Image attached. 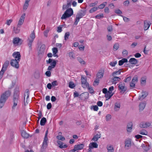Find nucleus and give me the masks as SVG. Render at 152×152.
I'll use <instances>...</instances> for the list:
<instances>
[{"mask_svg":"<svg viewBox=\"0 0 152 152\" xmlns=\"http://www.w3.org/2000/svg\"><path fill=\"white\" fill-rule=\"evenodd\" d=\"M11 94L10 91L7 90L1 95L0 98V108H2L4 105L5 102L10 96Z\"/></svg>","mask_w":152,"mask_h":152,"instance_id":"obj_1","label":"nucleus"},{"mask_svg":"<svg viewBox=\"0 0 152 152\" xmlns=\"http://www.w3.org/2000/svg\"><path fill=\"white\" fill-rule=\"evenodd\" d=\"M35 37V36L34 31H32L30 35V37L28 38L27 40V45L28 47L29 52L32 50V44L34 39Z\"/></svg>","mask_w":152,"mask_h":152,"instance_id":"obj_2","label":"nucleus"},{"mask_svg":"<svg viewBox=\"0 0 152 152\" xmlns=\"http://www.w3.org/2000/svg\"><path fill=\"white\" fill-rule=\"evenodd\" d=\"M86 14V10L85 9L81 10L76 15V19L74 24L77 25L80 19L82 18Z\"/></svg>","mask_w":152,"mask_h":152,"instance_id":"obj_3","label":"nucleus"},{"mask_svg":"<svg viewBox=\"0 0 152 152\" xmlns=\"http://www.w3.org/2000/svg\"><path fill=\"white\" fill-rule=\"evenodd\" d=\"M73 14V11L72 9L71 8H69L65 11L61 17V19L62 20L71 17Z\"/></svg>","mask_w":152,"mask_h":152,"instance_id":"obj_4","label":"nucleus"},{"mask_svg":"<svg viewBox=\"0 0 152 152\" xmlns=\"http://www.w3.org/2000/svg\"><path fill=\"white\" fill-rule=\"evenodd\" d=\"M19 94L18 92H16L15 91L14 93V97H13V105L12 107V108L13 109H15V107L17 105L18 99V98Z\"/></svg>","mask_w":152,"mask_h":152,"instance_id":"obj_5","label":"nucleus"},{"mask_svg":"<svg viewBox=\"0 0 152 152\" xmlns=\"http://www.w3.org/2000/svg\"><path fill=\"white\" fill-rule=\"evenodd\" d=\"M81 84L82 86L84 88H86L89 85V83L87 82V78L83 76H81Z\"/></svg>","mask_w":152,"mask_h":152,"instance_id":"obj_6","label":"nucleus"},{"mask_svg":"<svg viewBox=\"0 0 152 152\" xmlns=\"http://www.w3.org/2000/svg\"><path fill=\"white\" fill-rule=\"evenodd\" d=\"M19 61H17L16 59H12L10 62V64L13 67L18 69L19 67Z\"/></svg>","mask_w":152,"mask_h":152,"instance_id":"obj_7","label":"nucleus"},{"mask_svg":"<svg viewBox=\"0 0 152 152\" xmlns=\"http://www.w3.org/2000/svg\"><path fill=\"white\" fill-rule=\"evenodd\" d=\"M25 16L26 14L25 13H23L21 15L19 20L18 24H17V27H20L21 25L23 24L24 22Z\"/></svg>","mask_w":152,"mask_h":152,"instance_id":"obj_8","label":"nucleus"},{"mask_svg":"<svg viewBox=\"0 0 152 152\" xmlns=\"http://www.w3.org/2000/svg\"><path fill=\"white\" fill-rule=\"evenodd\" d=\"M125 148L126 150L129 149L131 146V141L130 139L129 138L126 139L124 142Z\"/></svg>","mask_w":152,"mask_h":152,"instance_id":"obj_9","label":"nucleus"},{"mask_svg":"<svg viewBox=\"0 0 152 152\" xmlns=\"http://www.w3.org/2000/svg\"><path fill=\"white\" fill-rule=\"evenodd\" d=\"M12 56L15 58L14 59H16L17 61H20L21 55L19 52H15L13 53Z\"/></svg>","mask_w":152,"mask_h":152,"instance_id":"obj_10","label":"nucleus"},{"mask_svg":"<svg viewBox=\"0 0 152 152\" xmlns=\"http://www.w3.org/2000/svg\"><path fill=\"white\" fill-rule=\"evenodd\" d=\"M89 94L87 92H85L81 94L80 95V98L82 100H85L87 99L89 97Z\"/></svg>","mask_w":152,"mask_h":152,"instance_id":"obj_11","label":"nucleus"},{"mask_svg":"<svg viewBox=\"0 0 152 152\" xmlns=\"http://www.w3.org/2000/svg\"><path fill=\"white\" fill-rule=\"evenodd\" d=\"M13 42V44L16 45H20L22 43L21 39L18 37L14 38Z\"/></svg>","mask_w":152,"mask_h":152,"instance_id":"obj_12","label":"nucleus"},{"mask_svg":"<svg viewBox=\"0 0 152 152\" xmlns=\"http://www.w3.org/2000/svg\"><path fill=\"white\" fill-rule=\"evenodd\" d=\"M27 91L25 93L24 96V103L25 105H26L28 104L27 101L28 99L29 96V92L27 90Z\"/></svg>","mask_w":152,"mask_h":152,"instance_id":"obj_13","label":"nucleus"},{"mask_svg":"<svg viewBox=\"0 0 152 152\" xmlns=\"http://www.w3.org/2000/svg\"><path fill=\"white\" fill-rule=\"evenodd\" d=\"M46 61L47 64H50V66H51L54 67H55L56 62L54 60L50 58L48 60H47Z\"/></svg>","mask_w":152,"mask_h":152,"instance_id":"obj_14","label":"nucleus"},{"mask_svg":"<svg viewBox=\"0 0 152 152\" xmlns=\"http://www.w3.org/2000/svg\"><path fill=\"white\" fill-rule=\"evenodd\" d=\"M146 104L145 102H142L140 103L139 105L140 112L142 111L145 108Z\"/></svg>","mask_w":152,"mask_h":152,"instance_id":"obj_15","label":"nucleus"},{"mask_svg":"<svg viewBox=\"0 0 152 152\" xmlns=\"http://www.w3.org/2000/svg\"><path fill=\"white\" fill-rule=\"evenodd\" d=\"M151 124L149 122H142L140 123V126L141 128H146L150 126Z\"/></svg>","mask_w":152,"mask_h":152,"instance_id":"obj_16","label":"nucleus"},{"mask_svg":"<svg viewBox=\"0 0 152 152\" xmlns=\"http://www.w3.org/2000/svg\"><path fill=\"white\" fill-rule=\"evenodd\" d=\"M118 85L119 89L121 90V92L123 93H124L126 90L124 84L120 83Z\"/></svg>","mask_w":152,"mask_h":152,"instance_id":"obj_17","label":"nucleus"},{"mask_svg":"<svg viewBox=\"0 0 152 152\" xmlns=\"http://www.w3.org/2000/svg\"><path fill=\"white\" fill-rule=\"evenodd\" d=\"M84 147V144H83L75 145L74 147L75 150L76 151L77 150H80L83 149Z\"/></svg>","mask_w":152,"mask_h":152,"instance_id":"obj_18","label":"nucleus"},{"mask_svg":"<svg viewBox=\"0 0 152 152\" xmlns=\"http://www.w3.org/2000/svg\"><path fill=\"white\" fill-rule=\"evenodd\" d=\"M142 95L140 96H139V99L140 100H142L144 99L148 95V93L146 91H142Z\"/></svg>","mask_w":152,"mask_h":152,"instance_id":"obj_19","label":"nucleus"},{"mask_svg":"<svg viewBox=\"0 0 152 152\" xmlns=\"http://www.w3.org/2000/svg\"><path fill=\"white\" fill-rule=\"evenodd\" d=\"M9 64V62L8 61H6L3 65L1 70L5 72Z\"/></svg>","mask_w":152,"mask_h":152,"instance_id":"obj_20","label":"nucleus"},{"mask_svg":"<svg viewBox=\"0 0 152 152\" xmlns=\"http://www.w3.org/2000/svg\"><path fill=\"white\" fill-rule=\"evenodd\" d=\"M133 124L132 122H129L127 126V131L129 132H131L132 129Z\"/></svg>","mask_w":152,"mask_h":152,"instance_id":"obj_21","label":"nucleus"},{"mask_svg":"<svg viewBox=\"0 0 152 152\" xmlns=\"http://www.w3.org/2000/svg\"><path fill=\"white\" fill-rule=\"evenodd\" d=\"M98 145L95 142H91L88 146L89 148H90L91 149L94 148H96L98 147Z\"/></svg>","mask_w":152,"mask_h":152,"instance_id":"obj_22","label":"nucleus"},{"mask_svg":"<svg viewBox=\"0 0 152 152\" xmlns=\"http://www.w3.org/2000/svg\"><path fill=\"white\" fill-rule=\"evenodd\" d=\"M101 137V134L99 133L94 135L92 138V140L94 141H97L98 139L100 138Z\"/></svg>","mask_w":152,"mask_h":152,"instance_id":"obj_23","label":"nucleus"},{"mask_svg":"<svg viewBox=\"0 0 152 152\" xmlns=\"http://www.w3.org/2000/svg\"><path fill=\"white\" fill-rule=\"evenodd\" d=\"M107 152H114V149L112 145H107L106 147Z\"/></svg>","mask_w":152,"mask_h":152,"instance_id":"obj_24","label":"nucleus"},{"mask_svg":"<svg viewBox=\"0 0 152 152\" xmlns=\"http://www.w3.org/2000/svg\"><path fill=\"white\" fill-rule=\"evenodd\" d=\"M129 62L132 64H137L138 61L134 58H131L129 59Z\"/></svg>","mask_w":152,"mask_h":152,"instance_id":"obj_25","label":"nucleus"},{"mask_svg":"<svg viewBox=\"0 0 152 152\" xmlns=\"http://www.w3.org/2000/svg\"><path fill=\"white\" fill-rule=\"evenodd\" d=\"M57 142L59 145V147L60 148H65L67 147V145H63V143L61 141H58Z\"/></svg>","mask_w":152,"mask_h":152,"instance_id":"obj_26","label":"nucleus"},{"mask_svg":"<svg viewBox=\"0 0 152 152\" xmlns=\"http://www.w3.org/2000/svg\"><path fill=\"white\" fill-rule=\"evenodd\" d=\"M21 134L23 137L24 138H27L29 137V134L27 133L24 130L22 131Z\"/></svg>","mask_w":152,"mask_h":152,"instance_id":"obj_27","label":"nucleus"},{"mask_svg":"<svg viewBox=\"0 0 152 152\" xmlns=\"http://www.w3.org/2000/svg\"><path fill=\"white\" fill-rule=\"evenodd\" d=\"M151 24L150 23H148L147 21H145L144 26V30H147Z\"/></svg>","mask_w":152,"mask_h":152,"instance_id":"obj_28","label":"nucleus"},{"mask_svg":"<svg viewBox=\"0 0 152 152\" xmlns=\"http://www.w3.org/2000/svg\"><path fill=\"white\" fill-rule=\"evenodd\" d=\"M30 0H26L25 3L23 6V9L26 10L27 8L28 5V3L30 1Z\"/></svg>","mask_w":152,"mask_h":152,"instance_id":"obj_29","label":"nucleus"},{"mask_svg":"<svg viewBox=\"0 0 152 152\" xmlns=\"http://www.w3.org/2000/svg\"><path fill=\"white\" fill-rule=\"evenodd\" d=\"M104 74V71H103L99 72L97 74V78H102L103 77Z\"/></svg>","mask_w":152,"mask_h":152,"instance_id":"obj_30","label":"nucleus"},{"mask_svg":"<svg viewBox=\"0 0 152 152\" xmlns=\"http://www.w3.org/2000/svg\"><path fill=\"white\" fill-rule=\"evenodd\" d=\"M105 97L107 99L106 100L110 99L113 95L114 93H109L107 91V93L105 94Z\"/></svg>","mask_w":152,"mask_h":152,"instance_id":"obj_31","label":"nucleus"},{"mask_svg":"<svg viewBox=\"0 0 152 152\" xmlns=\"http://www.w3.org/2000/svg\"><path fill=\"white\" fill-rule=\"evenodd\" d=\"M52 50L53 51V56L55 57H58V55L56 54L58 52L57 48H52Z\"/></svg>","mask_w":152,"mask_h":152,"instance_id":"obj_32","label":"nucleus"},{"mask_svg":"<svg viewBox=\"0 0 152 152\" xmlns=\"http://www.w3.org/2000/svg\"><path fill=\"white\" fill-rule=\"evenodd\" d=\"M113 77L111 79V80L113 82L116 81H119L121 79V78L119 77L116 76H113Z\"/></svg>","mask_w":152,"mask_h":152,"instance_id":"obj_33","label":"nucleus"},{"mask_svg":"<svg viewBox=\"0 0 152 152\" xmlns=\"http://www.w3.org/2000/svg\"><path fill=\"white\" fill-rule=\"evenodd\" d=\"M46 122V118L45 117H43L42 118L40 121V124L41 126H44Z\"/></svg>","mask_w":152,"mask_h":152,"instance_id":"obj_34","label":"nucleus"},{"mask_svg":"<svg viewBox=\"0 0 152 152\" xmlns=\"http://www.w3.org/2000/svg\"><path fill=\"white\" fill-rule=\"evenodd\" d=\"M121 69H120L118 71H115L113 72L112 73V75L113 76H116L120 75L121 73Z\"/></svg>","mask_w":152,"mask_h":152,"instance_id":"obj_35","label":"nucleus"},{"mask_svg":"<svg viewBox=\"0 0 152 152\" xmlns=\"http://www.w3.org/2000/svg\"><path fill=\"white\" fill-rule=\"evenodd\" d=\"M45 48V46L44 44H42L41 45L39 50L40 53H42L44 51Z\"/></svg>","mask_w":152,"mask_h":152,"instance_id":"obj_36","label":"nucleus"},{"mask_svg":"<svg viewBox=\"0 0 152 152\" xmlns=\"http://www.w3.org/2000/svg\"><path fill=\"white\" fill-rule=\"evenodd\" d=\"M69 56L71 59H74L75 58L74 53L72 52H71L69 53Z\"/></svg>","mask_w":152,"mask_h":152,"instance_id":"obj_37","label":"nucleus"},{"mask_svg":"<svg viewBox=\"0 0 152 152\" xmlns=\"http://www.w3.org/2000/svg\"><path fill=\"white\" fill-rule=\"evenodd\" d=\"M106 4H107V2H104L102 4L99 5L98 6V7H97L98 8H99V9H102L105 7Z\"/></svg>","mask_w":152,"mask_h":152,"instance_id":"obj_38","label":"nucleus"},{"mask_svg":"<svg viewBox=\"0 0 152 152\" xmlns=\"http://www.w3.org/2000/svg\"><path fill=\"white\" fill-rule=\"evenodd\" d=\"M120 107V105L119 104L116 103L115 104L114 106V110L115 111H117L119 110Z\"/></svg>","mask_w":152,"mask_h":152,"instance_id":"obj_39","label":"nucleus"},{"mask_svg":"<svg viewBox=\"0 0 152 152\" xmlns=\"http://www.w3.org/2000/svg\"><path fill=\"white\" fill-rule=\"evenodd\" d=\"M139 133L142 135H147L148 134V132L145 130H142L140 131Z\"/></svg>","mask_w":152,"mask_h":152,"instance_id":"obj_40","label":"nucleus"},{"mask_svg":"<svg viewBox=\"0 0 152 152\" xmlns=\"http://www.w3.org/2000/svg\"><path fill=\"white\" fill-rule=\"evenodd\" d=\"M57 138L60 140H61V141H64L65 140V138L64 137H63L62 136L59 135H58L57 136Z\"/></svg>","mask_w":152,"mask_h":152,"instance_id":"obj_41","label":"nucleus"},{"mask_svg":"<svg viewBox=\"0 0 152 152\" xmlns=\"http://www.w3.org/2000/svg\"><path fill=\"white\" fill-rule=\"evenodd\" d=\"M88 90L89 92L90 93L93 94L94 92V90L93 88L91 86L89 85L87 87Z\"/></svg>","mask_w":152,"mask_h":152,"instance_id":"obj_42","label":"nucleus"},{"mask_svg":"<svg viewBox=\"0 0 152 152\" xmlns=\"http://www.w3.org/2000/svg\"><path fill=\"white\" fill-rule=\"evenodd\" d=\"M71 6V5H69L68 3H67L66 4L63 5L62 7V10H64L70 7Z\"/></svg>","mask_w":152,"mask_h":152,"instance_id":"obj_43","label":"nucleus"},{"mask_svg":"<svg viewBox=\"0 0 152 152\" xmlns=\"http://www.w3.org/2000/svg\"><path fill=\"white\" fill-rule=\"evenodd\" d=\"M98 9V8L94 7H93L92 8L91 10H89V12L90 13L93 12L97 10Z\"/></svg>","mask_w":152,"mask_h":152,"instance_id":"obj_44","label":"nucleus"},{"mask_svg":"<svg viewBox=\"0 0 152 152\" xmlns=\"http://www.w3.org/2000/svg\"><path fill=\"white\" fill-rule=\"evenodd\" d=\"M99 79L98 78H96V79L94 80V83L93 85L94 86H95L96 85H98L99 83Z\"/></svg>","mask_w":152,"mask_h":152,"instance_id":"obj_45","label":"nucleus"},{"mask_svg":"<svg viewBox=\"0 0 152 152\" xmlns=\"http://www.w3.org/2000/svg\"><path fill=\"white\" fill-rule=\"evenodd\" d=\"M111 118V116L110 114H107L105 117V119L107 121H110Z\"/></svg>","mask_w":152,"mask_h":152,"instance_id":"obj_46","label":"nucleus"},{"mask_svg":"<svg viewBox=\"0 0 152 152\" xmlns=\"http://www.w3.org/2000/svg\"><path fill=\"white\" fill-rule=\"evenodd\" d=\"M77 60L81 64H85V61L81 58H78Z\"/></svg>","mask_w":152,"mask_h":152,"instance_id":"obj_47","label":"nucleus"},{"mask_svg":"<svg viewBox=\"0 0 152 152\" xmlns=\"http://www.w3.org/2000/svg\"><path fill=\"white\" fill-rule=\"evenodd\" d=\"M48 145V142H46L44 141L43 142L42 145V148L43 149H45L46 148Z\"/></svg>","mask_w":152,"mask_h":152,"instance_id":"obj_48","label":"nucleus"},{"mask_svg":"<svg viewBox=\"0 0 152 152\" xmlns=\"http://www.w3.org/2000/svg\"><path fill=\"white\" fill-rule=\"evenodd\" d=\"M69 35L70 33L69 32H66L64 36V38L65 40H66L68 39Z\"/></svg>","mask_w":152,"mask_h":152,"instance_id":"obj_49","label":"nucleus"},{"mask_svg":"<svg viewBox=\"0 0 152 152\" xmlns=\"http://www.w3.org/2000/svg\"><path fill=\"white\" fill-rule=\"evenodd\" d=\"M132 82H134V83H137V76H135L132 79Z\"/></svg>","mask_w":152,"mask_h":152,"instance_id":"obj_50","label":"nucleus"},{"mask_svg":"<svg viewBox=\"0 0 152 152\" xmlns=\"http://www.w3.org/2000/svg\"><path fill=\"white\" fill-rule=\"evenodd\" d=\"M115 12L118 15H120L122 13V12L119 9H117L115 10Z\"/></svg>","mask_w":152,"mask_h":152,"instance_id":"obj_51","label":"nucleus"},{"mask_svg":"<svg viewBox=\"0 0 152 152\" xmlns=\"http://www.w3.org/2000/svg\"><path fill=\"white\" fill-rule=\"evenodd\" d=\"M135 83H134V82H132V81L130 83V86L131 88H133L135 86Z\"/></svg>","mask_w":152,"mask_h":152,"instance_id":"obj_52","label":"nucleus"},{"mask_svg":"<svg viewBox=\"0 0 152 152\" xmlns=\"http://www.w3.org/2000/svg\"><path fill=\"white\" fill-rule=\"evenodd\" d=\"M119 44L118 43H116L113 46V48L115 50H116L119 48Z\"/></svg>","mask_w":152,"mask_h":152,"instance_id":"obj_53","label":"nucleus"},{"mask_svg":"<svg viewBox=\"0 0 152 152\" xmlns=\"http://www.w3.org/2000/svg\"><path fill=\"white\" fill-rule=\"evenodd\" d=\"M18 28V27L16 28H14V32L16 34L20 32V30Z\"/></svg>","mask_w":152,"mask_h":152,"instance_id":"obj_54","label":"nucleus"},{"mask_svg":"<svg viewBox=\"0 0 152 152\" xmlns=\"http://www.w3.org/2000/svg\"><path fill=\"white\" fill-rule=\"evenodd\" d=\"M129 2L128 0H126L124 2V5L126 6H128L129 4Z\"/></svg>","mask_w":152,"mask_h":152,"instance_id":"obj_55","label":"nucleus"},{"mask_svg":"<svg viewBox=\"0 0 152 152\" xmlns=\"http://www.w3.org/2000/svg\"><path fill=\"white\" fill-rule=\"evenodd\" d=\"M117 62L116 61L113 62H111L110 63V65L112 66H114L117 64Z\"/></svg>","mask_w":152,"mask_h":152,"instance_id":"obj_56","label":"nucleus"},{"mask_svg":"<svg viewBox=\"0 0 152 152\" xmlns=\"http://www.w3.org/2000/svg\"><path fill=\"white\" fill-rule=\"evenodd\" d=\"M137 45V42H133L131 45V48H134Z\"/></svg>","mask_w":152,"mask_h":152,"instance_id":"obj_57","label":"nucleus"},{"mask_svg":"<svg viewBox=\"0 0 152 152\" xmlns=\"http://www.w3.org/2000/svg\"><path fill=\"white\" fill-rule=\"evenodd\" d=\"M12 21V19L8 20H7L6 23L9 26Z\"/></svg>","mask_w":152,"mask_h":152,"instance_id":"obj_58","label":"nucleus"},{"mask_svg":"<svg viewBox=\"0 0 152 152\" xmlns=\"http://www.w3.org/2000/svg\"><path fill=\"white\" fill-rule=\"evenodd\" d=\"M103 15L102 14H98L96 16L95 18H96L99 19L100 18H103Z\"/></svg>","mask_w":152,"mask_h":152,"instance_id":"obj_59","label":"nucleus"},{"mask_svg":"<svg viewBox=\"0 0 152 152\" xmlns=\"http://www.w3.org/2000/svg\"><path fill=\"white\" fill-rule=\"evenodd\" d=\"M62 27L61 26H59L57 28V31L58 32H61L62 31Z\"/></svg>","mask_w":152,"mask_h":152,"instance_id":"obj_60","label":"nucleus"},{"mask_svg":"<svg viewBox=\"0 0 152 152\" xmlns=\"http://www.w3.org/2000/svg\"><path fill=\"white\" fill-rule=\"evenodd\" d=\"M51 73L49 71H47L45 72V75L48 77H50L51 76Z\"/></svg>","mask_w":152,"mask_h":152,"instance_id":"obj_61","label":"nucleus"},{"mask_svg":"<svg viewBox=\"0 0 152 152\" xmlns=\"http://www.w3.org/2000/svg\"><path fill=\"white\" fill-rule=\"evenodd\" d=\"M114 89V87L113 86H112L110 87L109 88V90L108 91V92H109V93H112V91Z\"/></svg>","mask_w":152,"mask_h":152,"instance_id":"obj_62","label":"nucleus"},{"mask_svg":"<svg viewBox=\"0 0 152 152\" xmlns=\"http://www.w3.org/2000/svg\"><path fill=\"white\" fill-rule=\"evenodd\" d=\"M52 86H55L58 85L57 81L56 80L54 81L52 83Z\"/></svg>","mask_w":152,"mask_h":152,"instance_id":"obj_63","label":"nucleus"},{"mask_svg":"<svg viewBox=\"0 0 152 152\" xmlns=\"http://www.w3.org/2000/svg\"><path fill=\"white\" fill-rule=\"evenodd\" d=\"M52 107V104L50 103H48L47 106V108L48 109H50Z\"/></svg>","mask_w":152,"mask_h":152,"instance_id":"obj_64","label":"nucleus"}]
</instances>
